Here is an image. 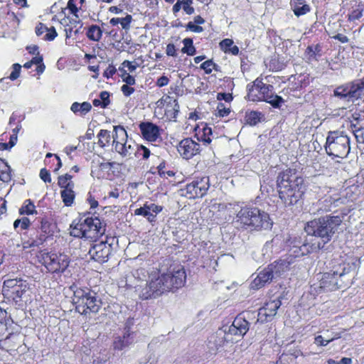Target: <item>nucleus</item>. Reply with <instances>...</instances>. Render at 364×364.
Wrapping results in <instances>:
<instances>
[{"instance_id": "obj_17", "label": "nucleus", "mask_w": 364, "mask_h": 364, "mask_svg": "<svg viewBox=\"0 0 364 364\" xmlns=\"http://www.w3.org/2000/svg\"><path fill=\"white\" fill-rule=\"evenodd\" d=\"M282 303L279 299L268 301L265 305L259 309L257 314V321L261 322H266L271 321L272 318L276 315L278 309L280 307Z\"/></svg>"}, {"instance_id": "obj_38", "label": "nucleus", "mask_w": 364, "mask_h": 364, "mask_svg": "<svg viewBox=\"0 0 364 364\" xmlns=\"http://www.w3.org/2000/svg\"><path fill=\"white\" fill-rule=\"evenodd\" d=\"M132 155H134L136 157L142 156L144 159H146L150 156V151L146 147L144 146H139L136 144L134 152Z\"/></svg>"}, {"instance_id": "obj_50", "label": "nucleus", "mask_w": 364, "mask_h": 364, "mask_svg": "<svg viewBox=\"0 0 364 364\" xmlns=\"http://www.w3.org/2000/svg\"><path fill=\"white\" fill-rule=\"evenodd\" d=\"M230 109L228 107H225L223 103H219L217 107V115L220 117H225L229 114Z\"/></svg>"}, {"instance_id": "obj_16", "label": "nucleus", "mask_w": 364, "mask_h": 364, "mask_svg": "<svg viewBox=\"0 0 364 364\" xmlns=\"http://www.w3.org/2000/svg\"><path fill=\"white\" fill-rule=\"evenodd\" d=\"M112 245L107 240L100 241L98 243H95L90 247L88 255L92 259L100 263H103L107 261L109 256L111 254Z\"/></svg>"}, {"instance_id": "obj_12", "label": "nucleus", "mask_w": 364, "mask_h": 364, "mask_svg": "<svg viewBox=\"0 0 364 364\" xmlns=\"http://www.w3.org/2000/svg\"><path fill=\"white\" fill-rule=\"evenodd\" d=\"M247 316L245 314H240L233 321L231 326L228 327V331L225 329L223 331H220L218 336L223 335V339L226 343H235L237 341L232 337L233 336H243L246 334L249 330V322L247 321V318H249V313L247 314Z\"/></svg>"}, {"instance_id": "obj_59", "label": "nucleus", "mask_w": 364, "mask_h": 364, "mask_svg": "<svg viewBox=\"0 0 364 364\" xmlns=\"http://www.w3.org/2000/svg\"><path fill=\"white\" fill-rule=\"evenodd\" d=\"M116 73V69L113 65H109L104 73V76L107 78H109L112 77V75Z\"/></svg>"}, {"instance_id": "obj_30", "label": "nucleus", "mask_w": 364, "mask_h": 364, "mask_svg": "<svg viewBox=\"0 0 364 364\" xmlns=\"http://www.w3.org/2000/svg\"><path fill=\"white\" fill-rule=\"evenodd\" d=\"M321 47L319 45L309 46L305 51L306 56L309 60H316L321 56Z\"/></svg>"}, {"instance_id": "obj_13", "label": "nucleus", "mask_w": 364, "mask_h": 364, "mask_svg": "<svg viewBox=\"0 0 364 364\" xmlns=\"http://www.w3.org/2000/svg\"><path fill=\"white\" fill-rule=\"evenodd\" d=\"M43 264L51 273H62L70 264V257L63 253L47 252L43 255Z\"/></svg>"}, {"instance_id": "obj_33", "label": "nucleus", "mask_w": 364, "mask_h": 364, "mask_svg": "<svg viewBox=\"0 0 364 364\" xmlns=\"http://www.w3.org/2000/svg\"><path fill=\"white\" fill-rule=\"evenodd\" d=\"M98 142L100 146L105 147L107 146L111 139L110 132L106 129H101L97 134Z\"/></svg>"}, {"instance_id": "obj_41", "label": "nucleus", "mask_w": 364, "mask_h": 364, "mask_svg": "<svg viewBox=\"0 0 364 364\" xmlns=\"http://www.w3.org/2000/svg\"><path fill=\"white\" fill-rule=\"evenodd\" d=\"M293 11L295 16H300L304 15L310 11V6L306 5H294L293 8Z\"/></svg>"}, {"instance_id": "obj_54", "label": "nucleus", "mask_w": 364, "mask_h": 364, "mask_svg": "<svg viewBox=\"0 0 364 364\" xmlns=\"http://www.w3.org/2000/svg\"><path fill=\"white\" fill-rule=\"evenodd\" d=\"M76 0H69L68 2V9L70 10V13L75 16H77V13L78 11V9L77 7Z\"/></svg>"}, {"instance_id": "obj_43", "label": "nucleus", "mask_w": 364, "mask_h": 364, "mask_svg": "<svg viewBox=\"0 0 364 364\" xmlns=\"http://www.w3.org/2000/svg\"><path fill=\"white\" fill-rule=\"evenodd\" d=\"M363 9L360 6H358L349 14L348 19L351 21L358 20L363 16Z\"/></svg>"}, {"instance_id": "obj_56", "label": "nucleus", "mask_w": 364, "mask_h": 364, "mask_svg": "<svg viewBox=\"0 0 364 364\" xmlns=\"http://www.w3.org/2000/svg\"><path fill=\"white\" fill-rule=\"evenodd\" d=\"M121 90L124 95L127 97L130 96L134 92V89L128 85H123L121 87Z\"/></svg>"}, {"instance_id": "obj_45", "label": "nucleus", "mask_w": 364, "mask_h": 364, "mask_svg": "<svg viewBox=\"0 0 364 364\" xmlns=\"http://www.w3.org/2000/svg\"><path fill=\"white\" fill-rule=\"evenodd\" d=\"M215 66L216 65L212 60H208L200 65V68L204 70L205 73L210 74L215 68Z\"/></svg>"}, {"instance_id": "obj_46", "label": "nucleus", "mask_w": 364, "mask_h": 364, "mask_svg": "<svg viewBox=\"0 0 364 364\" xmlns=\"http://www.w3.org/2000/svg\"><path fill=\"white\" fill-rule=\"evenodd\" d=\"M12 69H13V70L9 75V79L11 80H15L20 75L21 65L18 63H15L12 65Z\"/></svg>"}, {"instance_id": "obj_44", "label": "nucleus", "mask_w": 364, "mask_h": 364, "mask_svg": "<svg viewBox=\"0 0 364 364\" xmlns=\"http://www.w3.org/2000/svg\"><path fill=\"white\" fill-rule=\"evenodd\" d=\"M183 4V10L186 12L188 15H191L194 14L195 9L192 6L193 4V0H182Z\"/></svg>"}, {"instance_id": "obj_15", "label": "nucleus", "mask_w": 364, "mask_h": 364, "mask_svg": "<svg viewBox=\"0 0 364 364\" xmlns=\"http://www.w3.org/2000/svg\"><path fill=\"white\" fill-rule=\"evenodd\" d=\"M209 187L208 177L196 178L181 190L182 195L189 198H201L206 194Z\"/></svg>"}, {"instance_id": "obj_8", "label": "nucleus", "mask_w": 364, "mask_h": 364, "mask_svg": "<svg viewBox=\"0 0 364 364\" xmlns=\"http://www.w3.org/2000/svg\"><path fill=\"white\" fill-rule=\"evenodd\" d=\"M73 300L76 311L84 315L90 312L97 313L101 306V301L96 293L87 288L75 289Z\"/></svg>"}, {"instance_id": "obj_51", "label": "nucleus", "mask_w": 364, "mask_h": 364, "mask_svg": "<svg viewBox=\"0 0 364 364\" xmlns=\"http://www.w3.org/2000/svg\"><path fill=\"white\" fill-rule=\"evenodd\" d=\"M186 29L194 33H200L203 31V27L199 25L195 24L193 22L190 21L186 25Z\"/></svg>"}, {"instance_id": "obj_22", "label": "nucleus", "mask_w": 364, "mask_h": 364, "mask_svg": "<svg viewBox=\"0 0 364 364\" xmlns=\"http://www.w3.org/2000/svg\"><path fill=\"white\" fill-rule=\"evenodd\" d=\"M271 271L272 270L269 269V267L260 271L257 277L253 280L252 283V288L259 289L264 286L266 283L270 282L274 279Z\"/></svg>"}, {"instance_id": "obj_64", "label": "nucleus", "mask_w": 364, "mask_h": 364, "mask_svg": "<svg viewBox=\"0 0 364 364\" xmlns=\"http://www.w3.org/2000/svg\"><path fill=\"white\" fill-rule=\"evenodd\" d=\"M333 38L343 43H348L349 41L348 38L346 36L341 33H338L336 36H333Z\"/></svg>"}, {"instance_id": "obj_23", "label": "nucleus", "mask_w": 364, "mask_h": 364, "mask_svg": "<svg viewBox=\"0 0 364 364\" xmlns=\"http://www.w3.org/2000/svg\"><path fill=\"white\" fill-rule=\"evenodd\" d=\"M156 106L159 108H162L166 106L165 111L166 112H170V108L173 107L175 112H178L179 110V105L176 100H172L169 96H165L156 102Z\"/></svg>"}, {"instance_id": "obj_34", "label": "nucleus", "mask_w": 364, "mask_h": 364, "mask_svg": "<svg viewBox=\"0 0 364 364\" xmlns=\"http://www.w3.org/2000/svg\"><path fill=\"white\" fill-rule=\"evenodd\" d=\"M134 214L136 215H142L145 217L149 222L152 223L155 221V214H153L152 212H150L148 209L146 208V205L144 204L143 207H140L137 208L134 211Z\"/></svg>"}, {"instance_id": "obj_32", "label": "nucleus", "mask_w": 364, "mask_h": 364, "mask_svg": "<svg viewBox=\"0 0 364 364\" xmlns=\"http://www.w3.org/2000/svg\"><path fill=\"white\" fill-rule=\"evenodd\" d=\"M21 215H33L37 213L33 203L30 200H26L19 210Z\"/></svg>"}, {"instance_id": "obj_19", "label": "nucleus", "mask_w": 364, "mask_h": 364, "mask_svg": "<svg viewBox=\"0 0 364 364\" xmlns=\"http://www.w3.org/2000/svg\"><path fill=\"white\" fill-rule=\"evenodd\" d=\"M341 277V274H338L336 272H326L323 273L319 279L320 288L325 291H333L338 288V280Z\"/></svg>"}, {"instance_id": "obj_20", "label": "nucleus", "mask_w": 364, "mask_h": 364, "mask_svg": "<svg viewBox=\"0 0 364 364\" xmlns=\"http://www.w3.org/2000/svg\"><path fill=\"white\" fill-rule=\"evenodd\" d=\"M139 128L143 136L148 141H156L160 136L159 127L151 122H142Z\"/></svg>"}, {"instance_id": "obj_3", "label": "nucleus", "mask_w": 364, "mask_h": 364, "mask_svg": "<svg viewBox=\"0 0 364 364\" xmlns=\"http://www.w3.org/2000/svg\"><path fill=\"white\" fill-rule=\"evenodd\" d=\"M277 183L279 198L286 206L296 204L304 193V179L293 170L280 173Z\"/></svg>"}, {"instance_id": "obj_52", "label": "nucleus", "mask_w": 364, "mask_h": 364, "mask_svg": "<svg viewBox=\"0 0 364 364\" xmlns=\"http://www.w3.org/2000/svg\"><path fill=\"white\" fill-rule=\"evenodd\" d=\"M146 208L152 212L153 214H155V217L156 214L160 213L162 210V207L154 203L145 204Z\"/></svg>"}, {"instance_id": "obj_62", "label": "nucleus", "mask_w": 364, "mask_h": 364, "mask_svg": "<svg viewBox=\"0 0 364 364\" xmlns=\"http://www.w3.org/2000/svg\"><path fill=\"white\" fill-rule=\"evenodd\" d=\"M218 99L219 100H225V102H230L232 100V97L230 94L227 93H218Z\"/></svg>"}, {"instance_id": "obj_10", "label": "nucleus", "mask_w": 364, "mask_h": 364, "mask_svg": "<svg viewBox=\"0 0 364 364\" xmlns=\"http://www.w3.org/2000/svg\"><path fill=\"white\" fill-rule=\"evenodd\" d=\"M113 145L115 151L123 157L132 158L136 144L132 140H128L127 133L121 126L114 127Z\"/></svg>"}, {"instance_id": "obj_63", "label": "nucleus", "mask_w": 364, "mask_h": 364, "mask_svg": "<svg viewBox=\"0 0 364 364\" xmlns=\"http://www.w3.org/2000/svg\"><path fill=\"white\" fill-rule=\"evenodd\" d=\"M123 82H126L125 85H133L135 84V79L133 76L130 75H125V78H124Z\"/></svg>"}, {"instance_id": "obj_2", "label": "nucleus", "mask_w": 364, "mask_h": 364, "mask_svg": "<svg viewBox=\"0 0 364 364\" xmlns=\"http://www.w3.org/2000/svg\"><path fill=\"white\" fill-rule=\"evenodd\" d=\"M221 209L233 210L236 213L234 222L240 228L249 231H262L272 228L273 223L267 213L255 206L240 207L238 204H220Z\"/></svg>"}, {"instance_id": "obj_48", "label": "nucleus", "mask_w": 364, "mask_h": 364, "mask_svg": "<svg viewBox=\"0 0 364 364\" xmlns=\"http://www.w3.org/2000/svg\"><path fill=\"white\" fill-rule=\"evenodd\" d=\"M132 21V17L131 15L127 14L124 18H121L120 19V25L122 28L124 30H129L130 28V24Z\"/></svg>"}, {"instance_id": "obj_14", "label": "nucleus", "mask_w": 364, "mask_h": 364, "mask_svg": "<svg viewBox=\"0 0 364 364\" xmlns=\"http://www.w3.org/2000/svg\"><path fill=\"white\" fill-rule=\"evenodd\" d=\"M364 93V77L358 81L345 84L336 87L334 95L341 99L353 100Z\"/></svg>"}, {"instance_id": "obj_24", "label": "nucleus", "mask_w": 364, "mask_h": 364, "mask_svg": "<svg viewBox=\"0 0 364 364\" xmlns=\"http://www.w3.org/2000/svg\"><path fill=\"white\" fill-rule=\"evenodd\" d=\"M353 116L359 125L358 128L354 131L355 137L358 142L364 144V115L355 113Z\"/></svg>"}, {"instance_id": "obj_55", "label": "nucleus", "mask_w": 364, "mask_h": 364, "mask_svg": "<svg viewBox=\"0 0 364 364\" xmlns=\"http://www.w3.org/2000/svg\"><path fill=\"white\" fill-rule=\"evenodd\" d=\"M46 31H48V27L42 23H39L36 27V33L38 36H42Z\"/></svg>"}, {"instance_id": "obj_35", "label": "nucleus", "mask_w": 364, "mask_h": 364, "mask_svg": "<svg viewBox=\"0 0 364 364\" xmlns=\"http://www.w3.org/2000/svg\"><path fill=\"white\" fill-rule=\"evenodd\" d=\"M262 114L256 111H252L246 114L245 119L247 124L255 125L260 122Z\"/></svg>"}, {"instance_id": "obj_37", "label": "nucleus", "mask_w": 364, "mask_h": 364, "mask_svg": "<svg viewBox=\"0 0 364 364\" xmlns=\"http://www.w3.org/2000/svg\"><path fill=\"white\" fill-rule=\"evenodd\" d=\"M184 47L182 48V52L188 55H193L196 52V48L193 45V40L191 38H185L183 41Z\"/></svg>"}, {"instance_id": "obj_60", "label": "nucleus", "mask_w": 364, "mask_h": 364, "mask_svg": "<svg viewBox=\"0 0 364 364\" xmlns=\"http://www.w3.org/2000/svg\"><path fill=\"white\" fill-rule=\"evenodd\" d=\"M121 66H122L123 68H128V70L131 73L134 72L136 68V66L135 65H134L132 62L129 61V60H124L122 64H121Z\"/></svg>"}, {"instance_id": "obj_9", "label": "nucleus", "mask_w": 364, "mask_h": 364, "mask_svg": "<svg viewBox=\"0 0 364 364\" xmlns=\"http://www.w3.org/2000/svg\"><path fill=\"white\" fill-rule=\"evenodd\" d=\"M325 149L329 156L344 159L350 150V139L343 132H331L326 138Z\"/></svg>"}, {"instance_id": "obj_25", "label": "nucleus", "mask_w": 364, "mask_h": 364, "mask_svg": "<svg viewBox=\"0 0 364 364\" xmlns=\"http://www.w3.org/2000/svg\"><path fill=\"white\" fill-rule=\"evenodd\" d=\"M92 109V105L88 102H84L82 103L73 102L70 107V110L75 114L80 116H85Z\"/></svg>"}, {"instance_id": "obj_7", "label": "nucleus", "mask_w": 364, "mask_h": 364, "mask_svg": "<svg viewBox=\"0 0 364 364\" xmlns=\"http://www.w3.org/2000/svg\"><path fill=\"white\" fill-rule=\"evenodd\" d=\"M30 286L22 279H9L4 282L2 293L5 298L13 300L21 306L29 298Z\"/></svg>"}, {"instance_id": "obj_6", "label": "nucleus", "mask_w": 364, "mask_h": 364, "mask_svg": "<svg viewBox=\"0 0 364 364\" xmlns=\"http://www.w3.org/2000/svg\"><path fill=\"white\" fill-rule=\"evenodd\" d=\"M272 89V85H266L257 78L252 85H247V97L250 101H264L274 107H279L284 102V100L281 97L274 95Z\"/></svg>"}, {"instance_id": "obj_58", "label": "nucleus", "mask_w": 364, "mask_h": 364, "mask_svg": "<svg viewBox=\"0 0 364 364\" xmlns=\"http://www.w3.org/2000/svg\"><path fill=\"white\" fill-rule=\"evenodd\" d=\"M166 53L167 55L169 56H176V50L175 48V46L172 43H169L166 46Z\"/></svg>"}, {"instance_id": "obj_28", "label": "nucleus", "mask_w": 364, "mask_h": 364, "mask_svg": "<svg viewBox=\"0 0 364 364\" xmlns=\"http://www.w3.org/2000/svg\"><path fill=\"white\" fill-rule=\"evenodd\" d=\"M73 188H65L62 190L60 192L63 202L66 206H71L72 204L73 203L75 197Z\"/></svg>"}, {"instance_id": "obj_36", "label": "nucleus", "mask_w": 364, "mask_h": 364, "mask_svg": "<svg viewBox=\"0 0 364 364\" xmlns=\"http://www.w3.org/2000/svg\"><path fill=\"white\" fill-rule=\"evenodd\" d=\"M128 337L129 335L127 336L126 335H124L122 338L119 336L116 338L114 341V349L122 350L124 348L127 347L129 344H131L132 341H129Z\"/></svg>"}, {"instance_id": "obj_61", "label": "nucleus", "mask_w": 364, "mask_h": 364, "mask_svg": "<svg viewBox=\"0 0 364 364\" xmlns=\"http://www.w3.org/2000/svg\"><path fill=\"white\" fill-rule=\"evenodd\" d=\"M279 241L278 238H274L269 242H267L264 246L263 250L265 251V253H267L268 250H271L272 248L273 244L277 243Z\"/></svg>"}, {"instance_id": "obj_31", "label": "nucleus", "mask_w": 364, "mask_h": 364, "mask_svg": "<svg viewBox=\"0 0 364 364\" xmlns=\"http://www.w3.org/2000/svg\"><path fill=\"white\" fill-rule=\"evenodd\" d=\"M72 178L73 176L68 173L59 176L58 180V186L62 188V190L68 188H74L75 184L72 181Z\"/></svg>"}, {"instance_id": "obj_21", "label": "nucleus", "mask_w": 364, "mask_h": 364, "mask_svg": "<svg viewBox=\"0 0 364 364\" xmlns=\"http://www.w3.org/2000/svg\"><path fill=\"white\" fill-rule=\"evenodd\" d=\"M292 264V259L289 258L281 259L275 261L272 264L268 265L269 269L272 272L274 279L280 277L284 272L289 270L290 265Z\"/></svg>"}, {"instance_id": "obj_42", "label": "nucleus", "mask_w": 364, "mask_h": 364, "mask_svg": "<svg viewBox=\"0 0 364 364\" xmlns=\"http://www.w3.org/2000/svg\"><path fill=\"white\" fill-rule=\"evenodd\" d=\"M289 252V255L287 258H289V260L291 259L292 263L294 262V258L302 256L301 246L299 245H294L291 247Z\"/></svg>"}, {"instance_id": "obj_18", "label": "nucleus", "mask_w": 364, "mask_h": 364, "mask_svg": "<svg viewBox=\"0 0 364 364\" xmlns=\"http://www.w3.org/2000/svg\"><path fill=\"white\" fill-rule=\"evenodd\" d=\"M200 144L190 138L183 139L178 146V151L185 159H188L196 155L200 150Z\"/></svg>"}, {"instance_id": "obj_26", "label": "nucleus", "mask_w": 364, "mask_h": 364, "mask_svg": "<svg viewBox=\"0 0 364 364\" xmlns=\"http://www.w3.org/2000/svg\"><path fill=\"white\" fill-rule=\"evenodd\" d=\"M102 30L97 25H91L86 32L87 37L92 41L99 42L102 36Z\"/></svg>"}, {"instance_id": "obj_57", "label": "nucleus", "mask_w": 364, "mask_h": 364, "mask_svg": "<svg viewBox=\"0 0 364 364\" xmlns=\"http://www.w3.org/2000/svg\"><path fill=\"white\" fill-rule=\"evenodd\" d=\"M168 82H169V79L166 76L163 75L157 80L156 84L158 87H161L167 85L168 84Z\"/></svg>"}, {"instance_id": "obj_39", "label": "nucleus", "mask_w": 364, "mask_h": 364, "mask_svg": "<svg viewBox=\"0 0 364 364\" xmlns=\"http://www.w3.org/2000/svg\"><path fill=\"white\" fill-rule=\"evenodd\" d=\"M318 245V242H311L309 243H304L301 246V250L302 253V256L306 255L307 254H309L311 252H314L320 250L321 249H315V246L316 247Z\"/></svg>"}, {"instance_id": "obj_11", "label": "nucleus", "mask_w": 364, "mask_h": 364, "mask_svg": "<svg viewBox=\"0 0 364 364\" xmlns=\"http://www.w3.org/2000/svg\"><path fill=\"white\" fill-rule=\"evenodd\" d=\"M353 191L352 188H347L341 192L335 190L331 191L327 195L319 202L320 209L324 212H328L331 208L338 207L341 205L348 203L350 200H353Z\"/></svg>"}, {"instance_id": "obj_49", "label": "nucleus", "mask_w": 364, "mask_h": 364, "mask_svg": "<svg viewBox=\"0 0 364 364\" xmlns=\"http://www.w3.org/2000/svg\"><path fill=\"white\" fill-rule=\"evenodd\" d=\"M57 36V32L53 26L50 28L48 27V31L46 32V35L43 36V39L46 41H53Z\"/></svg>"}, {"instance_id": "obj_1", "label": "nucleus", "mask_w": 364, "mask_h": 364, "mask_svg": "<svg viewBox=\"0 0 364 364\" xmlns=\"http://www.w3.org/2000/svg\"><path fill=\"white\" fill-rule=\"evenodd\" d=\"M186 280V274L182 266H170L166 272L161 273L156 278H151L141 290L139 295L143 299L156 298L173 288L183 287Z\"/></svg>"}, {"instance_id": "obj_47", "label": "nucleus", "mask_w": 364, "mask_h": 364, "mask_svg": "<svg viewBox=\"0 0 364 364\" xmlns=\"http://www.w3.org/2000/svg\"><path fill=\"white\" fill-rule=\"evenodd\" d=\"M100 100L102 102V107H107L110 103L109 93L107 91L101 92L100 94Z\"/></svg>"}, {"instance_id": "obj_29", "label": "nucleus", "mask_w": 364, "mask_h": 364, "mask_svg": "<svg viewBox=\"0 0 364 364\" xmlns=\"http://www.w3.org/2000/svg\"><path fill=\"white\" fill-rule=\"evenodd\" d=\"M11 178L10 166L3 159H0V181L9 182Z\"/></svg>"}, {"instance_id": "obj_4", "label": "nucleus", "mask_w": 364, "mask_h": 364, "mask_svg": "<svg viewBox=\"0 0 364 364\" xmlns=\"http://www.w3.org/2000/svg\"><path fill=\"white\" fill-rule=\"evenodd\" d=\"M342 218L338 215H327L307 223L305 230L308 235L318 237L321 241L315 249H323L337 232L342 223Z\"/></svg>"}, {"instance_id": "obj_53", "label": "nucleus", "mask_w": 364, "mask_h": 364, "mask_svg": "<svg viewBox=\"0 0 364 364\" xmlns=\"http://www.w3.org/2000/svg\"><path fill=\"white\" fill-rule=\"evenodd\" d=\"M40 178L45 182V183H50L51 182V177L49 171L46 168H42L40 171Z\"/></svg>"}, {"instance_id": "obj_27", "label": "nucleus", "mask_w": 364, "mask_h": 364, "mask_svg": "<svg viewBox=\"0 0 364 364\" xmlns=\"http://www.w3.org/2000/svg\"><path fill=\"white\" fill-rule=\"evenodd\" d=\"M233 41L229 38L223 40L220 43V48L225 53H229L232 55H237L239 53V48L233 45Z\"/></svg>"}, {"instance_id": "obj_40", "label": "nucleus", "mask_w": 364, "mask_h": 364, "mask_svg": "<svg viewBox=\"0 0 364 364\" xmlns=\"http://www.w3.org/2000/svg\"><path fill=\"white\" fill-rule=\"evenodd\" d=\"M338 337L333 336V337H324L322 335H319L315 337L314 338V343L318 346H327L330 342L333 341L334 339L337 338Z\"/></svg>"}, {"instance_id": "obj_5", "label": "nucleus", "mask_w": 364, "mask_h": 364, "mask_svg": "<svg viewBox=\"0 0 364 364\" xmlns=\"http://www.w3.org/2000/svg\"><path fill=\"white\" fill-rule=\"evenodd\" d=\"M105 228L97 217H82L73 221L70 226V235L96 240L105 234Z\"/></svg>"}]
</instances>
